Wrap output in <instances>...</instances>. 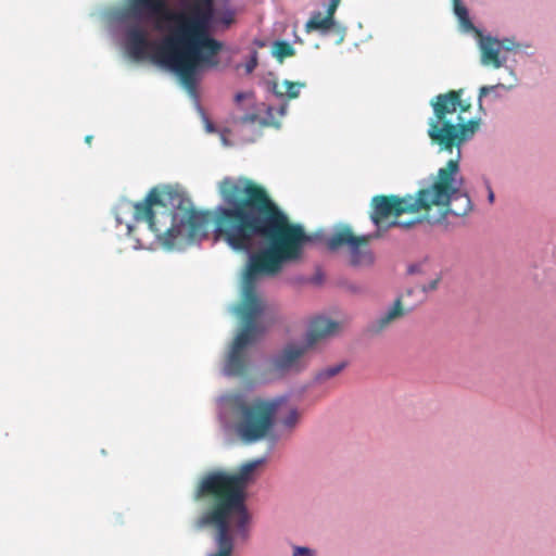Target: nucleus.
Masks as SVG:
<instances>
[{"label":"nucleus","mask_w":556,"mask_h":556,"mask_svg":"<svg viewBox=\"0 0 556 556\" xmlns=\"http://www.w3.org/2000/svg\"><path fill=\"white\" fill-rule=\"evenodd\" d=\"M334 26V18L323 15L321 12L314 13L305 24V30L312 33L315 30L327 31Z\"/></svg>","instance_id":"ddd939ff"},{"label":"nucleus","mask_w":556,"mask_h":556,"mask_svg":"<svg viewBox=\"0 0 556 556\" xmlns=\"http://www.w3.org/2000/svg\"><path fill=\"white\" fill-rule=\"evenodd\" d=\"M424 190L415 194L400 197L396 194H378L371 198L369 218L376 226L374 233L356 236L348 225L340 226L326 242L329 251L345 250L353 266L370 265L374 256L367 249L370 241L381 238L389 229L400 227L410 229L418 223L425 222V208L428 203L438 204L443 198V189Z\"/></svg>","instance_id":"20e7f679"},{"label":"nucleus","mask_w":556,"mask_h":556,"mask_svg":"<svg viewBox=\"0 0 556 556\" xmlns=\"http://www.w3.org/2000/svg\"><path fill=\"white\" fill-rule=\"evenodd\" d=\"M486 94V86H481L479 90L480 99Z\"/></svg>","instance_id":"a878e982"},{"label":"nucleus","mask_w":556,"mask_h":556,"mask_svg":"<svg viewBox=\"0 0 556 556\" xmlns=\"http://www.w3.org/2000/svg\"><path fill=\"white\" fill-rule=\"evenodd\" d=\"M453 10L458 20L462 31L466 34H472L478 40L481 62L482 64H486V36H484L481 29L473 25L469 17L468 10L462 3V0H453Z\"/></svg>","instance_id":"9d476101"},{"label":"nucleus","mask_w":556,"mask_h":556,"mask_svg":"<svg viewBox=\"0 0 556 556\" xmlns=\"http://www.w3.org/2000/svg\"><path fill=\"white\" fill-rule=\"evenodd\" d=\"M181 199L172 190L152 188L146 198L134 203V218L146 222L155 239L172 249L181 237L191 240L206 237L212 220L210 211L180 207Z\"/></svg>","instance_id":"39448f33"},{"label":"nucleus","mask_w":556,"mask_h":556,"mask_svg":"<svg viewBox=\"0 0 556 556\" xmlns=\"http://www.w3.org/2000/svg\"><path fill=\"white\" fill-rule=\"evenodd\" d=\"M519 46L511 39L498 40L489 36V64L500 70L502 64L509 58V54Z\"/></svg>","instance_id":"9b49d317"},{"label":"nucleus","mask_w":556,"mask_h":556,"mask_svg":"<svg viewBox=\"0 0 556 556\" xmlns=\"http://www.w3.org/2000/svg\"><path fill=\"white\" fill-rule=\"evenodd\" d=\"M440 280V277H437L435 279L431 280L428 285L422 286V291L429 292L435 290L439 286Z\"/></svg>","instance_id":"4be33fe9"},{"label":"nucleus","mask_w":556,"mask_h":556,"mask_svg":"<svg viewBox=\"0 0 556 556\" xmlns=\"http://www.w3.org/2000/svg\"><path fill=\"white\" fill-rule=\"evenodd\" d=\"M92 139H93V137L91 135H88V136H86L85 141H86V143L91 144Z\"/></svg>","instance_id":"bb28decb"},{"label":"nucleus","mask_w":556,"mask_h":556,"mask_svg":"<svg viewBox=\"0 0 556 556\" xmlns=\"http://www.w3.org/2000/svg\"><path fill=\"white\" fill-rule=\"evenodd\" d=\"M251 96H252L251 92H238L235 96V101H236V103H240L243 99H247V98H249Z\"/></svg>","instance_id":"b1692460"},{"label":"nucleus","mask_w":556,"mask_h":556,"mask_svg":"<svg viewBox=\"0 0 556 556\" xmlns=\"http://www.w3.org/2000/svg\"><path fill=\"white\" fill-rule=\"evenodd\" d=\"M408 271H409L410 274L416 273V271H417V266H416V265H412V266H409Z\"/></svg>","instance_id":"cd10ccee"},{"label":"nucleus","mask_w":556,"mask_h":556,"mask_svg":"<svg viewBox=\"0 0 556 556\" xmlns=\"http://www.w3.org/2000/svg\"><path fill=\"white\" fill-rule=\"evenodd\" d=\"M311 553V549L307 547H295L293 549V556H308Z\"/></svg>","instance_id":"5701e85b"},{"label":"nucleus","mask_w":556,"mask_h":556,"mask_svg":"<svg viewBox=\"0 0 556 556\" xmlns=\"http://www.w3.org/2000/svg\"><path fill=\"white\" fill-rule=\"evenodd\" d=\"M205 128L207 132H215L216 130L214 125L210 121H206Z\"/></svg>","instance_id":"393cba45"},{"label":"nucleus","mask_w":556,"mask_h":556,"mask_svg":"<svg viewBox=\"0 0 556 556\" xmlns=\"http://www.w3.org/2000/svg\"><path fill=\"white\" fill-rule=\"evenodd\" d=\"M406 311L402 305V298H397L391 308H389L383 315H381L377 320L369 325L368 331L374 334L380 333L392 323L403 317Z\"/></svg>","instance_id":"f8f14e48"},{"label":"nucleus","mask_w":556,"mask_h":556,"mask_svg":"<svg viewBox=\"0 0 556 556\" xmlns=\"http://www.w3.org/2000/svg\"><path fill=\"white\" fill-rule=\"evenodd\" d=\"M494 200V194L491 190H489V203L493 202Z\"/></svg>","instance_id":"c85d7f7f"},{"label":"nucleus","mask_w":556,"mask_h":556,"mask_svg":"<svg viewBox=\"0 0 556 556\" xmlns=\"http://www.w3.org/2000/svg\"><path fill=\"white\" fill-rule=\"evenodd\" d=\"M340 325L326 317H315L311 320L305 338V344H289L270 361V370L277 374L299 371L304 367L303 356L319 341L336 334Z\"/></svg>","instance_id":"6e6552de"},{"label":"nucleus","mask_w":556,"mask_h":556,"mask_svg":"<svg viewBox=\"0 0 556 556\" xmlns=\"http://www.w3.org/2000/svg\"><path fill=\"white\" fill-rule=\"evenodd\" d=\"M304 86V83H292L285 80L281 85H274V93L278 98L295 99L300 94V89Z\"/></svg>","instance_id":"4468645a"},{"label":"nucleus","mask_w":556,"mask_h":556,"mask_svg":"<svg viewBox=\"0 0 556 556\" xmlns=\"http://www.w3.org/2000/svg\"><path fill=\"white\" fill-rule=\"evenodd\" d=\"M433 115L428 119L427 135L431 144L441 151L452 152L457 148V157L450 160L433 177L424 190L440 187L443 198L438 204L428 203L422 218L430 225L443 223L447 215L465 216L471 208L469 195L462 191L458 159L460 147L470 140L480 127L481 119L472 115V104L464 98V90H450L439 93L430 100Z\"/></svg>","instance_id":"7ed1b4c3"},{"label":"nucleus","mask_w":556,"mask_h":556,"mask_svg":"<svg viewBox=\"0 0 556 556\" xmlns=\"http://www.w3.org/2000/svg\"><path fill=\"white\" fill-rule=\"evenodd\" d=\"M300 415L296 409H291L289 414L283 418L282 424L288 428H292L299 421Z\"/></svg>","instance_id":"6ab92c4d"},{"label":"nucleus","mask_w":556,"mask_h":556,"mask_svg":"<svg viewBox=\"0 0 556 556\" xmlns=\"http://www.w3.org/2000/svg\"><path fill=\"white\" fill-rule=\"evenodd\" d=\"M239 123L241 124H255L258 123L260 125L266 126L268 123L264 119H262L257 114L255 113H249L244 114L239 118Z\"/></svg>","instance_id":"a211bd4d"},{"label":"nucleus","mask_w":556,"mask_h":556,"mask_svg":"<svg viewBox=\"0 0 556 556\" xmlns=\"http://www.w3.org/2000/svg\"><path fill=\"white\" fill-rule=\"evenodd\" d=\"M121 17L129 25L126 45L136 60L152 62L177 74L187 87H194L197 73L217 67L224 45L212 33L235 22L230 10L215 18L214 0H187L182 11H174L168 0H124Z\"/></svg>","instance_id":"f03ea898"},{"label":"nucleus","mask_w":556,"mask_h":556,"mask_svg":"<svg viewBox=\"0 0 556 556\" xmlns=\"http://www.w3.org/2000/svg\"><path fill=\"white\" fill-rule=\"evenodd\" d=\"M345 367V363H340L333 366H329L327 368L321 369L316 375V380L318 382H324L334 376H337L339 372H341Z\"/></svg>","instance_id":"dca6fc26"},{"label":"nucleus","mask_w":556,"mask_h":556,"mask_svg":"<svg viewBox=\"0 0 556 556\" xmlns=\"http://www.w3.org/2000/svg\"><path fill=\"white\" fill-rule=\"evenodd\" d=\"M295 49L287 41H276L273 46V55L281 63L286 58L293 56Z\"/></svg>","instance_id":"2eb2a0df"},{"label":"nucleus","mask_w":556,"mask_h":556,"mask_svg":"<svg viewBox=\"0 0 556 556\" xmlns=\"http://www.w3.org/2000/svg\"><path fill=\"white\" fill-rule=\"evenodd\" d=\"M278 405L275 401L255 399L247 403L240 396L233 397L235 429L239 438L245 443L264 439L274 426Z\"/></svg>","instance_id":"0eeeda50"},{"label":"nucleus","mask_w":556,"mask_h":556,"mask_svg":"<svg viewBox=\"0 0 556 556\" xmlns=\"http://www.w3.org/2000/svg\"><path fill=\"white\" fill-rule=\"evenodd\" d=\"M230 519L233 515L207 508L199 519V526H215L218 551L211 556H231L233 543L230 535Z\"/></svg>","instance_id":"1a4fd4ad"},{"label":"nucleus","mask_w":556,"mask_h":556,"mask_svg":"<svg viewBox=\"0 0 556 556\" xmlns=\"http://www.w3.org/2000/svg\"><path fill=\"white\" fill-rule=\"evenodd\" d=\"M264 462V458L249 462L232 475L225 471L207 473L200 481L194 500L213 498L208 508L233 515L235 528L242 538H247L249 513L244 504L245 489L250 475Z\"/></svg>","instance_id":"423d86ee"},{"label":"nucleus","mask_w":556,"mask_h":556,"mask_svg":"<svg viewBox=\"0 0 556 556\" xmlns=\"http://www.w3.org/2000/svg\"><path fill=\"white\" fill-rule=\"evenodd\" d=\"M222 205L213 212L214 235L235 251H250L258 240L267 243L253 253L244 271L238 315L242 326L233 339L224 370L241 377L248 371L245 348L263 332L256 319L265 309L256 292L258 275H275L286 263L302 257L313 240L302 225L291 223L267 190L248 177H225L218 184Z\"/></svg>","instance_id":"f257e3e1"},{"label":"nucleus","mask_w":556,"mask_h":556,"mask_svg":"<svg viewBox=\"0 0 556 556\" xmlns=\"http://www.w3.org/2000/svg\"><path fill=\"white\" fill-rule=\"evenodd\" d=\"M505 74H506V76L503 80L498 79L494 85L489 84V92L496 87H503V88L509 89L514 86L516 79L514 77L513 71L505 67Z\"/></svg>","instance_id":"f3484780"},{"label":"nucleus","mask_w":556,"mask_h":556,"mask_svg":"<svg viewBox=\"0 0 556 556\" xmlns=\"http://www.w3.org/2000/svg\"><path fill=\"white\" fill-rule=\"evenodd\" d=\"M257 51H253L250 60L244 64V70L247 74H251L257 66Z\"/></svg>","instance_id":"aec40b11"},{"label":"nucleus","mask_w":556,"mask_h":556,"mask_svg":"<svg viewBox=\"0 0 556 556\" xmlns=\"http://www.w3.org/2000/svg\"><path fill=\"white\" fill-rule=\"evenodd\" d=\"M341 0H330L328 8H327V16H330V18H333L334 13L340 4Z\"/></svg>","instance_id":"412c9836"}]
</instances>
